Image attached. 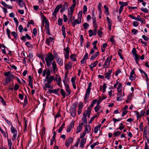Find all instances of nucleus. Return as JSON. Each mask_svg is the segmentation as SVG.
Returning <instances> with one entry per match:
<instances>
[{
    "label": "nucleus",
    "mask_w": 149,
    "mask_h": 149,
    "mask_svg": "<svg viewBox=\"0 0 149 149\" xmlns=\"http://www.w3.org/2000/svg\"><path fill=\"white\" fill-rule=\"evenodd\" d=\"M77 105H73L70 109V111L71 116L73 117H75L76 115V110Z\"/></svg>",
    "instance_id": "39448f33"
},
{
    "label": "nucleus",
    "mask_w": 149,
    "mask_h": 149,
    "mask_svg": "<svg viewBox=\"0 0 149 149\" xmlns=\"http://www.w3.org/2000/svg\"><path fill=\"white\" fill-rule=\"evenodd\" d=\"M101 7V3H99L98 6V10L100 14H101V13H102Z\"/></svg>",
    "instance_id": "c9c22d12"
},
{
    "label": "nucleus",
    "mask_w": 149,
    "mask_h": 149,
    "mask_svg": "<svg viewBox=\"0 0 149 149\" xmlns=\"http://www.w3.org/2000/svg\"><path fill=\"white\" fill-rule=\"evenodd\" d=\"M118 96L116 97L117 100L118 101H120L122 100V99L121 98V93H120L118 95Z\"/></svg>",
    "instance_id": "49530a36"
},
{
    "label": "nucleus",
    "mask_w": 149,
    "mask_h": 149,
    "mask_svg": "<svg viewBox=\"0 0 149 149\" xmlns=\"http://www.w3.org/2000/svg\"><path fill=\"white\" fill-rule=\"evenodd\" d=\"M141 11L145 13H147L148 12V10L147 8H142L141 9Z\"/></svg>",
    "instance_id": "37998d69"
},
{
    "label": "nucleus",
    "mask_w": 149,
    "mask_h": 149,
    "mask_svg": "<svg viewBox=\"0 0 149 149\" xmlns=\"http://www.w3.org/2000/svg\"><path fill=\"white\" fill-rule=\"evenodd\" d=\"M92 83L90 82L88 84V88L86 90V93L84 97V101L86 102H87V100L88 98L91 89Z\"/></svg>",
    "instance_id": "7ed1b4c3"
},
{
    "label": "nucleus",
    "mask_w": 149,
    "mask_h": 149,
    "mask_svg": "<svg viewBox=\"0 0 149 149\" xmlns=\"http://www.w3.org/2000/svg\"><path fill=\"white\" fill-rule=\"evenodd\" d=\"M139 70L141 74L143 73V74H144L145 77L148 75L146 73V72L144 71H143V70H142L141 69H139Z\"/></svg>",
    "instance_id": "13d9d810"
},
{
    "label": "nucleus",
    "mask_w": 149,
    "mask_h": 149,
    "mask_svg": "<svg viewBox=\"0 0 149 149\" xmlns=\"http://www.w3.org/2000/svg\"><path fill=\"white\" fill-rule=\"evenodd\" d=\"M74 122L72 121L67 127V130H71L74 127Z\"/></svg>",
    "instance_id": "a211bd4d"
},
{
    "label": "nucleus",
    "mask_w": 149,
    "mask_h": 149,
    "mask_svg": "<svg viewBox=\"0 0 149 149\" xmlns=\"http://www.w3.org/2000/svg\"><path fill=\"white\" fill-rule=\"evenodd\" d=\"M128 16L132 19H134L138 21H140L141 19V18L139 15H138L137 17H135L132 15H129Z\"/></svg>",
    "instance_id": "6ab92c4d"
},
{
    "label": "nucleus",
    "mask_w": 149,
    "mask_h": 149,
    "mask_svg": "<svg viewBox=\"0 0 149 149\" xmlns=\"http://www.w3.org/2000/svg\"><path fill=\"white\" fill-rule=\"evenodd\" d=\"M124 127L123 123H121L120 124V126L119 127V129L120 130H122L123 129Z\"/></svg>",
    "instance_id": "338daca9"
},
{
    "label": "nucleus",
    "mask_w": 149,
    "mask_h": 149,
    "mask_svg": "<svg viewBox=\"0 0 149 149\" xmlns=\"http://www.w3.org/2000/svg\"><path fill=\"white\" fill-rule=\"evenodd\" d=\"M69 49L68 47H67L64 49L65 58L66 59H68L69 58Z\"/></svg>",
    "instance_id": "0eeeda50"
},
{
    "label": "nucleus",
    "mask_w": 149,
    "mask_h": 149,
    "mask_svg": "<svg viewBox=\"0 0 149 149\" xmlns=\"http://www.w3.org/2000/svg\"><path fill=\"white\" fill-rule=\"evenodd\" d=\"M112 58V56H111L107 58L104 64V68H108V66L110 65V62Z\"/></svg>",
    "instance_id": "423d86ee"
},
{
    "label": "nucleus",
    "mask_w": 149,
    "mask_h": 149,
    "mask_svg": "<svg viewBox=\"0 0 149 149\" xmlns=\"http://www.w3.org/2000/svg\"><path fill=\"white\" fill-rule=\"evenodd\" d=\"M98 35L100 37H101L103 32L100 30H98L97 32Z\"/></svg>",
    "instance_id": "4d7b16f0"
},
{
    "label": "nucleus",
    "mask_w": 149,
    "mask_h": 149,
    "mask_svg": "<svg viewBox=\"0 0 149 149\" xmlns=\"http://www.w3.org/2000/svg\"><path fill=\"white\" fill-rule=\"evenodd\" d=\"M72 67V63L71 62H69L65 65V69L68 71Z\"/></svg>",
    "instance_id": "f8f14e48"
},
{
    "label": "nucleus",
    "mask_w": 149,
    "mask_h": 149,
    "mask_svg": "<svg viewBox=\"0 0 149 149\" xmlns=\"http://www.w3.org/2000/svg\"><path fill=\"white\" fill-rule=\"evenodd\" d=\"M1 3L3 6L7 7L8 8H12V7L11 6L6 4L5 2L3 1H2Z\"/></svg>",
    "instance_id": "c756f323"
},
{
    "label": "nucleus",
    "mask_w": 149,
    "mask_h": 149,
    "mask_svg": "<svg viewBox=\"0 0 149 149\" xmlns=\"http://www.w3.org/2000/svg\"><path fill=\"white\" fill-rule=\"evenodd\" d=\"M52 67H51L48 69L46 73V77H45V81H46V80L48 77H49L51 73L50 72H53L54 74L58 70V68H57V65L56 62L55 61H53L52 63Z\"/></svg>",
    "instance_id": "f257e3e1"
},
{
    "label": "nucleus",
    "mask_w": 149,
    "mask_h": 149,
    "mask_svg": "<svg viewBox=\"0 0 149 149\" xmlns=\"http://www.w3.org/2000/svg\"><path fill=\"white\" fill-rule=\"evenodd\" d=\"M76 55L75 54H73L72 55H71L70 56V57L72 60L73 61H76Z\"/></svg>",
    "instance_id": "c85d7f7f"
},
{
    "label": "nucleus",
    "mask_w": 149,
    "mask_h": 149,
    "mask_svg": "<svg viewBox=\"0 0 149 149\" xmlns=\"http://www.w3.org/2000/svg\"><path fill=\"white\" fill-rule=\"evenodd\" d=\"M97 101V99L93 100L91 102V104L90 105L91 107H93L94 106V105L95 104Z\"/></svg>",
    "instance_id": "2f4dec72"
},
{
    "label": "nucleus",
    "mask_w": 149,
    "mask_h": 149,
    "mask_svg": "<svg viewBox=\"0 0 149 149\" xmlns=\"http://www.w3.org/2000/svg\"><path fill=\"white\" fill-rule=\"evenodd\" d=\"M33 34L34 36H36L37 33V29L36 28H34L33 29Z\"/></svg>",
    "instance_id": "8fccbe9b"
},
{
    "label": "nucleus",
    "mask_w": 149,
    "mask_h": 149,
    "mask_svg": "<svg viewBox=\"0 0 149 149\" xmlns=\"http://www.w3.org/2000/svg\"><path fill=\"white\" fill-rule=\"evenodd\" d=\"M102 100V98L100 97H99V100L97 103V104L99 105V104L101 102Z\"/></svg>",
    "instance_id": "0e129e2a"
},
{
    "label": "nucleus",
    "mask_w": 149,
    "mask_h": 149,
    "mask_svg": "<svg viewBox=\"0 0 149 149\" xmlns=\"http://www.w3.org/2000/svg\"><path fill=\"white\" fill-rule=\"evenodd\" d=\"M65 91L68 93L69 95L71 93V90L70 89L69 85L68 84H66L65 85Z\"/></svg>",
    "instance_id": "5701e85b"
},
{
    "label": "nucleus",
    "mask_w": 149,
    "mask_h": 149,
    "mask_svg": "<svg viewBox=\"0 0 149 149\" xmlns=\"http://www.w3.org/2000/svg\"><path fill=\"white\" fill-rule=\"evenodd\" d=\"M60 88H58L57 89H56L54 90H53L52 92H53V93L56 94H58V91H59Z\"/></svg>",
    "instance_id": "864d4df0"
},
{
    "label": "nucleus",
    "mask_w": 149,
    "mask_h": 149,
    "mask_svg": "<svg viewBox=\"0 0 149 149\" xmlns=\"http://www.w3.org/2000/svg\"><path fill=\"white\" fill-rule=\"evenodd\" d=\"M62 5L61 4L58 5L55 9L54 11H55V12H56L57 13V12L59 11V9L62 8Z\"/></svg>",
    "instance_id": "a878e982"
},
{
    "label": "nucleus",
    "mask_w": 149,
    "mask_h": 149,
    "mask_svg": "<svg viewBox=\"0 0 149 149\" xmlns=\"http://www.w3.org/2000/svg\"><path fill=\"white\" fill-rule=\"evenodd\" d=\"M99 54V53L98 52H95L94 54H93L91 57L90 60L93 61L95 58L97 57V55Z\"/></svg>",
    "instance_id": "b1692460"
},
{
    "label": "nucleus",
    "mask_w": 149,
    "mask_h": 149,
    "mask_svg": "<svg viewBox=\"0 0 149 149\" xmlns=\"http://www.w3.org/2000/svg\"><path fill=\"white\" fill-rule=\"evenodd\" d=\"M120 133V132H119V131H116L114 132L113 135L115 136H118Z\"/></svg>",
    "instance_id": "79ce46f5"
},
{
    "label": "nucleus",
    "mask_w": 149,
    "mask_h": 149,
    "mask_svg": "<svg viewBox=\"0 0 149 149\" xmlns=\"http://www.w3.org/2000/svg\"><path fill=\"white\" fill-rule=\"evenodd\" d=\"M142 38L146 41H148L149 40L148 38L145 35H143Z\"/></svg>",
    "instance_id": "69168bd1"
},
{
    "label": "nucleus",
    "mask_w": 149,
    "mask_h": 149,
    "mask_svg": "<svg viewBox=\"0 0 149 149\" xmlns=\"http://www.w3.org/2000/svg\"><path fill=\"white\" fill-rule=\"evenodd\" d=\"M23 29V28L22 26L21 25H20L19 26V31L20 33H22V30Z\"/></svg>",
    "instance_id": "774afa93"
},
{
    "label": "nucleus",
    "mask_w": 149,
    "mask_h": 149,
    "mask_svg": "<svg viewBox=\"0 0 149 149\" xmlns=\"http://www.w3.org/2000/svg\"><path fill=\"white\" fill-rule=\"evenodd\" d=\"M87 8L86 5H84L83 7V12L84 14H85L87 11Z\"/></svg>",
    "instance_id": "603ef678"
},
{
    "label": "nucleus",
    "mask_w": 149,
    "mask_h": 149,
    "mask_svg": "<svg viewBox=\"0 0 149 149\" xmlns=\"http://www.w3.org/2000/svg\"><path fill=\"white\" fill-rule=\"evenodd\" d=\"M19 88V85L17 84H16L14 87V90L15 91L17 90Z\"/></svg>",
    "instance_id": "052dcab7"
},
{
    "label": "nucleus",
    "mask_w": 149,
    "mask_h": 149,
    "mask_svg": "<svg viewBox=\"0 0 149 149\" xmlns=\"http://www.w3.org/2000/svg\"><path fill=\"white\" fill-rule=\"evenodd\" d=\"M58 24L59 25L61 26L62 24L63 19L62 18H59L58 21Z\"/></svg>",
    "instance_id": "a19ab883"
},
{
    "label": "nucleus",
    "mask_w": 149,
    "mask_h": 149,
    "mask_svg": "<svg viewBox=\"0 0 149 149\" xmlns=\"http://www.w3.org/2000/svg\"><path fill=\"white\" fill-rule=\"evenodd\" d=\"M62 31L63 33V35L64 38H66V33L65 32V27L64 25H63L62 26Z\"/></svg>",
    "instance_id": "bb28decb"
},
{
    "label": "nucleus",
    "mask_w": 149,
    "mask_h": 149,
    "mask_svg": "<svg viewBox=\"0 0 149 149\" xmlns=\"http://www.w3.org/2000/svg\"><path fill=\"white\" fill-rule=\"evenodd\" d=\"M67 5L68 3H67L65 2V3H64L63 5V7L60 10V11L61 13H62L67 8Z\"/></svg>",
    "instance_id": "aec40b11"
},
{
    "label": "nucleus",
    "mask_w": 149,
    "mask_h": 149,
    "mask_svg": "<svg viewBox=\"0 0 149 149\" xmlns=\"http://www.w3.org/2000/svg\"><path fill=\"white\" fill-rule=\"evenodd\" d=\"M54 79V77L52 76H50L49 77H48L46 80L47 82L51 84V82Z\"/></svg>",
    "instance_id": "412c9836"
},
{
    "label": "nucleus",
    "mask_w": 149,
    "mask_h": 149,
    "mask_svg": "<svg viewBox=\"0 0 149 149\" xmlns=\"http://www.w3.org/2000/svg\"><path fill=\"white\" fill-rule=\"evenodd\" d=\"M112 70H109L107 73L105 74V78L107 79H109Z\"/></svg>",
    "instance_id": "f3484780"
},
{
    "label": "nucleus",
    "mask_w": 149,
    "mask_h": 149,
    "mask_svg": "<svg viewBox=\"0 0 149 149\" xmlns=\"http://www.w3.org/2000/svg\"><path fill=\"white\" fill-rule=\"evenodd\" d=\"M119 4L121 5L120 6H122L123 7L124 6H126L128 4V3L126 2H124L121 1L119 2Z\"/></svg>",
    "instance_id": "7c9ffc66"
},
{
    "label": "nucleus",
    "mask_w": 149,
    "mask_h": 149,
    "mask_svg": "<svg viewBox=\"0 0 149 149\" xmlns=\"http://www.w3.org/2000/svg\"><path fill=\"white\" fill-rule=\"evenodd\" d=\"M26 38L28 40H30L31 39V37L28 34H26L25 36H22L21 39L24 42H25L26 41Z\"/></svg>",
    "instance_id": "ddd939ff"
},
{
    "label": "nucleus",
    "mask_w": 149,
    "mask_h": 149,
    "mask_svg": "<svg viewBox=\"0 0 149 149\" xmlns=\"http://www.w3.org/2000/svg\"><path fill=\"white\" fill-rule=\"evenodd\" d=\"M82 121L84 123H86L87 122L86 117L83 116Z\"/></svg>",
    "instance_id": "680f3d73"
},
{
    "label": "nucleus",
    "mask_w": 149,
    "mask_h": 149,
    "mask_svg": "<svg viewBox=\"0 0 149 149\" xmlns=\"http://www.w3.org/2000/svg\"><path fill=\"white\" fill-rule=\"evenodd\" d=\"M55 57L51 53H48L45 57V60L47 66L48 68L52 64V62L54 60Z\"/></svg>",
    "instance_id": "f03ea898"
},
{
    "label": "nucleus",
    "mask_w": 149,
    "mask_h": 149,
    "mask_svg": "<svg viewBox=\"0 0 149 149\" xmlns=\"http://www.w3.org/2000/svg\"><path fill=\"white\" fill-rule=\"evenodd\" d=\"M98 63V61H96L93 63L91 64L90 65H91V68H94V67L96 66L97 65Z\"/></svg>",
    "instance_id": "5fc2aeb1"
},
{
    "label": "nucleus",
    "mask_w": 149,
    "mask_h": 149,
    "mask_svg": "<svg viewBox=\"0 0 149 149\" xmlns=\"http://www.w3.org/2000/svg\"><path fill=\"white\" fill-rule=\"evenodd\" d=\"M93 26L94 28H97V24L96 20H95V19L94 18V20H93Z\"/></svg>",
    "instance_id": "e433bc0d"
},
{
    "label": "nucleus",
    "mask_w": 149,
    "mask_h": 149,
    "mask_svg": "<svg viewBox=\"0 0 149 149\" xmlns=\"http://www.w3.org/2000/svg\"><path fill=\"white\" fill-rule=\"evenodd\" d=\"M61 93L62 96H63V98H65V93L64 91L62 89H61Z\"/></svg>",
    "instance_id": "72a5a7b5"
},
{
    "label": "nucleus",
    "mask_w": 149,
    "mask_h": 149,
    "mask_svg": "<svg viewBox=\"0 0 149 149\" xmlns=\"http://www.w3.org/2000/svg\"><path fill=\"white\" fill-rule=\"evenodd\" d=\"M0 100H1V102L2 103V104H3V105L6 106V102L5 101V100H4V99L2 97H0Z\"/></svg>",
    "instance_id": "de8ad7c7"
},
{
    "label": "nucleus",
    "mask_w": 149,
    "mask_h": 149,
    "mask_svg": "<svg viewBox=\"0 0 149 149\" xmlns=\"http://www.w3.org/2000/svg\"><path fill=\"white\" fill-rule=\"evenodd\" d=\"M86 134V132H83V133L81 134L80 136V138L82 139L84 138V137L85 136Z\"/></svg>",
    "instance_id": "e2e57ef3"
},
{
    "label": "nucleus",
    "mask_w": 149,
    "mask_h": 149,
    "mask_svg": "<svg viewBox=\"0 0 149 149\" xmlns=\"http://www.w3.org/2000/svg\"><path fill=\"white\" fill-rule=\"evenodd\" d=\"M29 84H33V79L31 77V75H29Z\"/></svg>",
    "instance_id": "ea45409f"
},
{
    "label": "nucleus",
    "mask_w": 149,
    "mask_h": 149,
    "mask_svg": "<svg viewBox=\"0 0 149 149\" xmlns=\"http://www.w3.org/2000/svg\"><path fill=\"white\" fill-rule=\"evenodd\" d=\"M84 124L83 123L79 124L77 128V130H81L82 129Z\"/></svg>",
    "instance_id": "473e14b6"
},
{
    "label": "nucleus",
    "mask_w": 149,
    "mask_h": 149,
    "mask_svg": "<svg viewBox=\"0 0 149 149\" xmlns=\"http://www.w3.org/2000/svg\"><path fill=\"white\" fill-rule=\"evenodd\" d=\"M138 32V31L135 29H133L132 30V32L134 34H136Z\"/></svg>",
    "instance_id": "bf43d9fd"
},
{
    "label": "nucleus",
    "mask_w": 149,
    "mask_h": 149,
    "mask_svg": "<svg viewBox=\"0 0 149 149\" xmlns=\"http://www.w3.org/2000/svg\"><path fill=\"white\" fill-rule=\"evenodd\" d=\"M54 40L53 38L51 37H49L48 38L46 39L45 43L49 46L50 45V43L54 41Z\"/></svg>",
    "instance_id": "9b49d317"
},
{
    "label": "nucleus",
    "mask_w": 149,
    "mask_h": 149,
    "mask_svg": "<svg viewBox=\"0 0 149 149\" xmlns=\"http://www.w3.org/2000/svg\"><path fill=\"white\" fill-rule=\"evenodd\" d=\"M24 130H27V129H26V127L27 126V123H28V121L25 119H24Z\"/></svg>",
    "instance_id": "09e8293b"
},
{
    "label": "nucleus",
    "mask_w": 149,
    "mask_h": 149,
    "mask_svg": "<svg viewBox=\"0 0 149 149\" xmlns=\"http://www.w3.org/2000/svg\"><path fill=\"white\" fill-rule=\"evenodd\" d=\"M43 21H45V27L46 29V32L47 34H48L49 35H50L49 21L46 17L44 15L43 16Z\"/></svg>",
    "instance_id": "20e7f679"
},
{
    "label": "nucleus",
    "mask_w": 149,
    "mask_h": 149,
    "mask_svg": "<svg viewBox=\"0 0 149 149\" xmlns=\"http://www.w3.org/2000/svg\"><path fill=\"white\" fill-rule=\"evenodd\" d=\"M89 112L87 111V110H86L84 111L83 114V116L84 117H86L87 116Z\"/></svg>",
    "instance_id": "6e6d98bb"
},
{
    "label": "nucleus",
    "mask_w": 149,
    "mask_h": 149,
    "mask_svg": "<svg viewBox=\"0 0 149 149\" xmlns=\"http://www.w3.org/2000/svg\"><path fill=\"white\" fill-rule=\"evenodd\" d=\"M73 140V138L72 137H70L68 139H67L65 143V146L67 147H69L70 144L72 143Z\"/></svg>",
    "instance_id": "6e6552de"
},
{
    "label": "nucleus",
    "mask_w": 149,
    "mask_h": 149,
    "mask_svg": "<svg viewBox=\"0 0 149 149\" xmlns=\"http://www.w3.org/2000/svg\"><path fill=\"white\" fill-rule=\"evenodd\" d=\"M122 85L121 83H119L117 87V90L118 93H121L122 92Z\"/></svg>",
    "instance_id": "cd10ccee"
},
{
    "label": "nucleus",
    "mask_w": 149,
    "mask_h": 149,
    "mask_svg": "<svg viewBox=\"0 0 149 149\" xmlns=\"http://www.w3.org/2000/svg\"><path fill=\"white\" fill-rule=\"evenodd\" d=\"M81 18H80V20H78L77 19H75L74 21L72 22V26L73 27H74L75 26L77 25V24H80L81 22Z\"/></svg>",
    "instance_id": "4468645a"
},
{
    "label": "nucleus",
    "mask_w": 149,
    "mask_h": 149,
    "mask_svg": "<svg viewBox=\"0 0 149 149\" xmlns=\"http://www.w3.org/2000/svg\"><path fill=\"white\" fill-rule=\"evenodd\" d=\"M13 77L14 75L13 74H10L6 77V80L7 81V82H9L12 80Z\"/></svg>",
    "instance_id": "393cba45"
},
{
    "label": "nucleus",
    "mask_w": 149,
    "mask_h": 149,
    "mask_svg": "<svg viewBox=\"0 0 149 149\" xmlns=\"http://www.w3.org/2000/svg\"><path fill=\"white\" fill-rule=\"evenodd\" d=\"M12 133L13 134L12 140L13 141L15 140L17 135V131H11Z\"/></svg>",
    "instance_id": "4be33fe9"
},
{
    "label": "nucleus",
    "mask_w": 149,
    "mask_h": 149,
    "mask_svg": "<svg viewBox=\"0 0 149 149\" xmlns=\"http://www.w3.org/2000/svg\"><path fill=\"white\" fill-rule=\"evenodd\" d=\"M101 108L99 105L97 104V106L94 108L95 111L96 112H97Z\"/></svg>",
    "instance_id": "58836bf2"
},
{
    "label": "nucleus",
    "mask_w": 149,
    "mask_h": 149,
    "mask_svg": "<svg viewBox=\"0 0 149 149\" xmlns=\"http://www.w3.org/2000/svg\"><path fill=\"white\" fill-rule=\"evenodd\" d=\"M58 77L56 79V81L57 82V84H60L61 81V78L58 75Z\"/></svg>",
    "instance_id": "f704fd0d"
},
{
    "label": "nucleus",
    "mask_w": 149,
    "mask_h": 149,
    "mask_svg": "<svg viewBox=\"0 0 149 149\" xmlns=\"http://www.w3.org/2000/svg\"><path fill=\"white\" fill-rule=\"evenodd\" d=\"M107 19L108 24V25H112L111 20L108 17H107Z\"/></svg>",
    "instance_id": "4c0bfd02"
},
{
    "label": "nucleus",
    "mask_w": 149,
    "mask_h": 149,
    "mask_svg": "<svg viewBox=\"0 0 149 149\" xmlns=\"http://www.w3.org/2000/svg\"><path fill=\"white\" fill-rule=\"evenodd\" d=\"M86 139L85 138H83L81 139L80 142V147L83 148L84 147V146L86 143Z\"/></svg>",
    "instance_id": "dca6fc26"
},
{
    "label": "nucleus",
    "mask_w": 149,
    "mask_h": 149,
    "mask_svg": "<svg viewBox=\"0 0 149 149\" xmlns=\"http://www.w3.org/2000/svg\"><path fill=\"white\" fill-rule=\"evenodd\" d=\"M97 28H94L93 31L92 29H90L88 31L89 33V36L91 37L93 35L95 36L96 35L97 33Z\"/></svg>",
    "instance_id": "1a4fd4ad"
},
{
    "label": "nucleus",
    "mask_w": 149,
    "mask_h": 149,
    "mask_svg": "<svg viewBox=\"0 0 149 149\" xmlns=\"http://www.w3.org/2000/svg\"><path fill=\"white\" fill-rule=\"evenodd\" d=\"M43 88L45 91L47 90V88H49L51 89L53 88V87L52 86L51 84L47 82L43 86Z\"/></svg>",
    "instance_id": "9d476101"
},
{
    "label": "nucleus",
    "mask_w": 149,
    "mask_h": 149,
    "mask_svg": "<svg viewBox=\"0 0 149 149\" xmlns=\"http://www.w3.org/2000/svg\"><path fill=\"white\" fill-rule=\"evenodd\" d=\"M132 53L134 56L137 55L136 54V50L135 48H134L132 50Z\"/></svg>",
    "instance_id": "a18cd8bd"
},
{
    "label": "nucleus",
    "mask_w": 149,
    "mask_h": 149,
    "mask_svg": "<svg viewBox=\"0 0 149 149\" xmlns=\"http://www.w3.org/2000/svg\"><path fill=\"white\" fill-rule=\"evenodd\" d=\"M55 59L56 60L57 63L60 65L62 66L63 65V60L58 57H56Z\"/></svg>",
    "instance_id": "2eb2a0df"
},
{
    "label": "nucleus",
    "mask_w": 149,
    "mask_h": 149,
    "mask_svg": "<svg viewBox=\"0 0 149 149\" xmlns=\"http://www.w3.org/2000/svg\"><path fill=\"white\" fill-rule=\"evenodd\" d=\"M12 35L15 38V39H17L18 38L17 35V33L15 31L12 32Z\"/></svg>",
    "instance_id": "3c124183"
},
{
    "label": "nucleus",
    "mask_w": 149,
    "mask_h": 149,
    "mask_svg": "<svg viewBox=\"0 0 149 149\" xmlns=\"http://www.w3.org/2000/svg\"><path fill=\"white\" fill-rule=\"evenodd\" d=\"M83 26H84V29H86L88 28V27L89 26V25L88 23L86 22L84 24Z\"/></svg>",
    "instance_id": "c03bdc74"
}]
</instances>
